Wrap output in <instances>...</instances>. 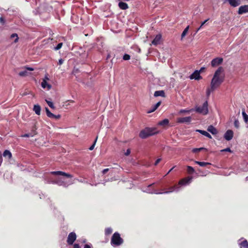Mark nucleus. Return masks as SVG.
<instances>
[{
	"mask_svg": "<svg viewBox=\"0 0 248 248\" xmlns=\"http://www.w3.org/2000/svg\"><path fill=\"white\" fill-rule=\"evenodd\" d=\"M124 243V240L121 238L120 234L118 232H115L112 235L110 244L113 247H116L121 245Z\"/></svg>",
	"mask_w": 248,
	"mask_h": 248,
	"instance_id": "4",
	"label": "nucleus"
},
{
	"mask_svg": "<svg viewBox=\"0 0 248 248\" xmlns=\"http://www.w3.org/2000/svg\"><path fill=\"white\" fill-rule=\"evenodd\" d=\"M240 248H248V242L247 240H244L239 243Z\"/></svg>",
	"mask_w": 248,
	"mask_h": 248,
	"instance_id": "24",
	"label": "nucleus"
},
{
	"mask_svg": "<svg viewBox=\"0 0 248 248\" xmlns=\"http://www.w3.org/2000/svg\"><path fill=\"white\" fill-rule=\"evenodd\" d=\"M46 101L49 107L53 109L55 108V106H54L53 103L51 101H48L47 100H46Z\"/></svg>",
	"mask_w": 248,
	"mask_h": 248,
	"instance_id": "33",
	"label": "nucleus"
},
{
	"mask_svg": "<svg viewBox=\"0 0 248 248\" xmlns=\"http://www.w3.org/2000/svg\"><path fill=\"white\" fill-rule=\"evenodd\" d=\"M189 26H187L185 29V30L183 31L182 34H181V40L183 39V38L186 35V34H187L188 31V30H189Z\"/></svg>",
	"mask_w": 248,
	"mask_h": 248,
	"instance_id": "28",
	"label": "nucleus"
},
{
	"mask_svg": "<svg viewBox=\"0 0 248 248\" xmlns=\"http://www.w3.org/2000/svg\"><path fill=\"white\" fill-rule=\"evenodd\" d=\"M154 184H151L150 185L148 186V187H150V186H151L152 185H153Z\"/></svg>",
	"mask_w": 248,
	"mask_h": 248,
	"instance_id": "57",
	"label": "nucleus"
},
{
	"mask_svg": "<svg viewBox=\"0 0 248 248\" xmlns=\"http://www.w3.org/2000/svg\"><path fill=\"white\" fill-rule=\"evenodd\" d=\"M246 180H248V176L246 178Z\"/></svg>",
	"mask_w": 248,
	"mask_h": 248,
	"instance_id": "58",
	"label": "nucleus"
},
{
	"mask_svg": "<svg viewBox=\"0 0 248 248\" xmlns=\"http://www.w3.org/2000/svg\"><path fill=\"white\" fill-rule=\"evenodd\" d=\"M195 110L199 113L203 115H206L208 112V102L206 101L202 105V107L196 106Z\"/></svg>",
	"mask_w": 248,
	"mask_h": 248,
	"instance_id": "6",
	"label": "nucleus"
},
{
	"mask_svg": "<svg viewBox=\"0 0 248 248\" xmlns=\"http://www.w3.org/2000/svg\"><path fill=\"white\" fill-rule=\"evenodd\" d=\"M34 134L31 133L25 134L21 136L22 137L28 138L30 137H33Z\"/></svg>",
	"mask_w": 248,
	"mask_h": 248,
	"instance_id": "38",
	"label": "nucleus"
},
{
	"mask_svg": "<svg viewBox=\"0 0 248 248\" xmlns=\"http://www.w3.org/2000/svg\"><path fill=\"white\" fill-rule=\"evenodd\" d=\"M161 39V34H157L152 41V43L153 45L156 46L160 43Z\"/></svg>",
	"mask_w": 248,
	"mask_h": 248,
	"instance_id": "15",
	"label": "nucleus"
},
{
	"mask_svg": "<svg viewBox=\"0 0 248 248\" xmlns=\"http://www.w3.org/2000/svg\"><path fill=\"white\" fill-rule=\"evenodd\" d=\"M242 114L245 122L247 123L248 121V115L247 114L245 110L242 111Z\"/></svg>",
	"mask_w": 248,
	"mask_h": 248,
	"instance_id": "29",
	"label": "nucleus"
},
{
	"mask_svg": "<svg viewBox=\"0 0 248 248\" xmlns=\"http://www.w3.org/2000/svg\"><path fill=\"white\" fill-rule=\"evenodd\" d=\"M62 43H59L57 45V46L56 47H55L54 49L55 50H58L62 47Z\"/></svg>",
	"mask_w": 248,
	"mask_h": 248,
	"instance_id": "37",
	"label": "nucleus"
},
{
	"mask_svg": "<svg viewBox=\"0 0 248 248\" xmlns=\"http://www.w3.org/2000/svg\"><path fill=\"white\" fill-rule=\"evenodd\" d=\"M63 60L62 59H60V60H59V62H58L59 64L61 65L63 63Z\"/></svg>",
	"mask_w": 248,
	"mask_h": 248,
	"instance_id": "48",
	"label": "nucleus"
},
{
	"mask_svg": "<svg viewBox=\"0 0 248 248\" xmlns=\"http://www.w3.org/2000/svg\"><path fill=\"white\" fill-rule=\"evenodd\" d=\"M193 110V109H190V110L182 109V110H180V112H181V113H182V112H189L192 111Z\"/></svg>",
	"mask_w": 248,
	"mask_h": 248,
	"instance_id": "43",
	"label": "nucleus"
},
{
	"mask_svg": "<svg viewBox=\"0 0 248 248\" xmlns=\"http://www.w3.org/2000/svg\"><path fill=\"white\" fill-rule=\"evenodd\" d=\"M209 20V19H207L205 20H204L203 22H202L201 25V27L202 28V27Z\"/></svg>",
	"mask_w": 248,
	"mask_h": 248,
	"instance_id": "45",
	"label": "nucleus"
},
{
	"mask_svg": "<svg viewBox=\"0 0 248 248\" xmlns=\"http://www.w3.org/2000/svg\"><path fill=\"white\" fill-rule=\"evenodd\" d=\"M118 5L120 8L123 10H126L128 8L127 4L124 2H120Z\"/></svg>",
	"mask_w": 248,
	"mask_h": 248,
	"instance_id": "23",
	"label": "nucleus"
},
{
	"mask_svg": "<svg viewBox=\"0 0 248 248\" xmlns=\"http://www.w3.org/2000/svg\"><path fill=\"white\" fill-rule=\"evenodd\" d=\"M33 110L37 115L40 114L41 107L39 105H34Z\"/></svg>",
	"mask_w": 248,
	"mask_h": 248,
	"instance_id": "22",
	"label": "nucleus"
},
{
	"mask_svg": "<svg viewBox=\"0 0 248 248\" xmlns=\"http://www.w3.org/2000/svg\"><path fill=\"white\" fill-rule=\"evenodd\" d=\"M160 160H161V158H158V159H157L155 161V165H157L158 164V163H159V162L160 161Z\"/></svg>",
	"mask_w": 248,
	"mask_h": 248,
	"instance_id": "49",
	"label": "nucleus"
},
{
	"mask_svg": "<svg viewBox=\"0 0 248 248\" xmlns=\"http://www.w3.org/2000/svg\"><path fill=\"white\" fill-rule=\"evenodd\" d=\"M160 104H161V102H157L156 104L154 105L150 109H149L147 111V113H150L154 112L157 108L160 105Z\"/></svg>",
	"mask_w": 248,
	"mask_h": 248,
	"instance_id": "18",
	"label": "nucleus"
},
{
	"mask_svg": "<svg viewBox=\"0 0 248 248\" xmlns=\"http://www.w3.org/2000/svg\"><path fill=\"white\" fill-rule=\"evenodd\" d=\"M187 171L189 174H192L195 172V170L193 167L188 166L187 167Z\"/></svg>",
	"mask_w": 248,
	"mask_h": 248,
	"instance_id": "32",
	"label": "nucleus"
},
{
	"mask_svg": "<svg viewBox=\"0 0 248 248\" xmlns=\"http://www.w3.org/2000/svg\"><path fill=\"white\" fill-rule=\"evenodd\" d=\"M109 170V169H105L102 170V173L105 174L106 172H107Z\"/></svg>",
	"mask_w": 248,
	"mask_h": 248,
	"instance_id": "47",
	"label": "nucleus"
},
{
	"mask_svg": "<svg viewBox=\"0 0 248 248\" xmlns=\"http://www.w3.org/2000/svg\"><path fill=\"white\" fill-rule=\"evenodd\" d=\"M3 155L4 157H8V158H11L12 157V154L9 151L6 150L4 151Z\"/></svg>",
	"mask_w": 248,
	"mask_h": 248,
	"instance_id": "27",
	"label": "nucleus"
},
{
	"mask_svg": "<svg viewBox=\"0 0 248 248\" xmlns=\"http://www.w3.org/2000/svg\"><path fill=\"white\" fill-rule=\"evenodd\" d=\"M2 159L1 157H0V166H1V164L2 163Z\"/></svg>",
	"mask_w": 248,
	"mask_h": 248,
	"instance_id": "54",
	"label": "nucleus"
},
{
	"mask_svg": "<svg viewBox=\"0 0 248 248\" xmlns=\"http://www.w3.org/2000/svg\"><path fill=\"white\" fill-rule=\"evenodd\" d=\"M207 130L213 135H216L217 133V129L212 125L208 127Z\"/></svg>",
	"mask_w": 248,
	"mask_h": 248,
	"instance_id": "17",
	"label": "nucleus"
},
{
	"mask_svg": "<svg viewBox=\"0 0 248 248\" xmlns=\"http://www.w3.org/2000/svg\"><path fill=\"white\" fill-rule=\"evenodd\" d=\"M207 149L203 147H201L199 148H193L192 150V152L194 153H196L197 152L202 151V150H206Z\"/></svg>",
	"mask_w": 248,
	"mask_h": 248,
	"instance_id": "30",
	"label": "nucleus"
},
{
	"mask_svg": "<svg viewBox=\"0 0 248 248\" xmlns=\"http://www.w3.org/2000/svg\"><path fill=\"white\" fill-rule=\"evenodd\" d=\"M97 137H96V138H95L93 145L89 148V150H93L94 148V146H95V145L96 144V141H97Z\"/></svg>",
	"mask_w": 248,
	"mask_h": 248,
	"instance_id": "35",
	"label": "nucleus"
},
{
	"mask_svg": "<svg viewBox=\"0 0 248 248\" xmlns=\"http://www.w3.org/2000/svg\"><path fill=\"white\" fill-rule=\"evenodd\" d=\"M16 37V39L14 41L15 43H16L18 42V37L16 33H13L11 35V38H15Z\"/></svg>",
	"mask_w": 248,
	"mask_h": 248,
	"instance_id": "34",
	"label": "nucleus"
},
{
	"mask_svg": "<svg viewBox=\"0 0 248 248\" xmlns=\"http://www.w3.org/2000/svg\"><path fill=\"white\" fill-rule=\"evenodd\" d=\"M25 69L23 71H22L19 73V75L21 77H25L29 75V73L27 70L29 71H33L34 69L32 67H25Z\"/></svg>",
	"mask_w": 248,
	"mask_h": 248,
	"instance_id": "14",
	"label": "nucleus"
},
{
	"mask_svg": "<svg viewBox=\"0 0 248 248\" xmlns=\"http://www.w3.org/2000/svg\"><path fill=\"white\" fill-rule=\"evenodd\" d=\"M41 86L44 89H45L47 87L48 90H50L51 88V85L48 84L45 80H43V81L42 82Z\"/></svg>",
	"mask_w": 248,
	"mask_h": 248,
	"instance_id": "21",
	"label": "nucleus"
},
{
	"mask_svg": "<svg viewBox=\"0 0 248 248\" xmlns=\"http://www.w3.org/2000/svg\"><path fill=\"white\" fill-rule=\"evenodd\" d=\"M233 136V131L232 130H228L225 133V134L224 135V138L226 140L229 141L232 139Z\"/></svg>",
	"mask_w": 248,
	"mask_h": 248,
	"instance_id": "10",
	"label": "nucleus"
},
{
	"mask_svg": "<svg viewBox=\"0 0 248 248\" xmlns=\"http://www.w3.org/2000/svg\"><path fill=\"white\" fill-rule=\"evenodd\" d=\"M191 121L190 116L179 118L177 119V122L179 123H189Z\"/></svg>",
	"mask_w": 248,
	"mask_h": 248,
	"instance_id": "12",
	"label": "nucleus"
},
{
	"mask_svg": "<svg viewBox=\"0 0 248 248\" xmlns=\"http://www.w3.org/2000/svg\"><path fill=\"white\" fill-rule=\"evenodd\" d=\"M45 110H46V114H47V113H48V112H49V111H49V109H48L47 108H46Z\"/></svg>",
	"mask_w": 248,
	"mask_h": 248,
	"instance_id": "52",
	"label": "nucleus"
},
{
	"mask_svg": "<svg viewBox=\"0 0 248 248\" xmlns=\"http://www.w3.org/2000/svg\"><path fill=\"white\" fill-rule=\"evenodd\" d=\"M179 190H180V186H171V187H170L169 191H166L164 192H158L156 190L150 191L147 188L146 190H144V192H147L149 193H152V194L155 193L156 194H168V193H170L173 191L178 192L179 191Z\"/></svg>",
	"mask_w": 248,
	"mask_h": 248,
	"instance_id": "5",
	"label": "nucleus"
},
{
	"mask_svg": "<svg viewBox=\"0 0 248 248\" xmlns=\"http://www.w3.org/2000/svg\"><path fill=\"white\" fill-rule=\"evenodd\" d=\"M50 174H54L56 175H62L64 176L67 178H71L72 177V176L69 174L66 173L62 171H51L49 173H48L46 176H45V180L47 181V183H51L53 184H56L58 185L59 186H63L66 187L69 185L73 183L72 181L70 180L68 182H66L64 180H57L56 181H54L51 179Z\"/></svg>",
	"mask_w": 248,
	"mask_h": 248,
	"instance_id": "2",
	"label": "nucleus"
},
{
	"mask_svg": "<svg viewBox=\"0 0 248 248\" xmlns=\"http://www.w3.org/2000/svg\"><path fill=\"white\" fill-rule=\"evenodd\" d=\"M130 153H131L130 149H128L126 150V152L124 153V155H125L126 156H127V155H130Z\"/></svg>",
	"mask_w": 248,
	"mask_h": 248,
	"instance_id": "44",
	"label": "nucleus"
},
{
	"mask_svg": "<svg viewBox=\"0 0 248 248\" xmlns=\"http://www.w3.org/2000/svg\"><path fill=\"white\" fill-rule=\"evenodd\" d=\"M74 248H80L79 244H75L74 245Z\"/></svg>",
	"mask_w": 248,
	"mask_h": 248,
	"instance_id": "51",
	"label": "nucleus"
},
{
	"mask_svg": "<svg viewBox=\"0 0 248 248\" xmlns=\"http://www.w3.org/2000/svg\"><path fill=\"white\" fill-rule=\"evenodd\" d=\"M248 12V5H245L241 6L238 9V13L239 15H242L243 14Z\"/></svg>",
	"mask_w": 248,
	"mask_h": 248,
	"instance_id": "13",
	"label": "nucleus"
},
{
	"mask_svg": "<svg viewBox=\"0 0 248 248\" xmlns=\"http://www.w3.org/2000/svg\"><path fill=\"white\" fill-rule=\"evenodd\" d=\"M202 28V27H201V26L198 29H197L196 31V33H197L198 31Z\"/></svg>",
	"mask_w": 248,
	"mask_h": 248,
	"instance_id": "55",
	"label": "nucleus"
},
{
	"mask_svg": "<svg viewBox=\"0 0 248 248\" xmlns=\"http://www.w3.org/2000/svg\"><path fill=\"white\" fill-rule=\"evenodd\" d=\"M77 238L76 234L74 232H70L67 237V242L70 245H73Z\"/></svg>",
	"mask_w": 248,
	"mask_h": 248,
	"instance_id": "8",
	"label": "nucleus"
},
{
	"mask_svg": "<svg viewBox=\"0 0 248 248\" xmlns=\"http://www.w3.org/2000/svg\"><path fill=\"white\" fill-rule=\"evenodd\" d=\"M192 178L193 177L191 176L184 178L179 182L178 185L180 187L181 186H186L188 185L191 183Z\"/></svg>",
	"mask_w": 248,
	"mask_h": 248,
	"instance_id": "7",
	"label": "nucleus"
},
{
	"mask_svg": "<svg viewBox=\"0 0 248 248\" xmlns=\"http://www.w3.org/2000/svg\"><path fill=\"white\" fill-rule=\"evenodd\" d=\"M60 118H61V115L59 114V115H55V116L53 117L52 118H54L55 119H59Z\"/></svg>",
	"mask_w": 248,
	"mask_h": 248,
	"instance_id": "46",
	"label": "nucleus"
},
{
	"mask_svg": "<svg viewBox=\"0 0 248 248\" xmlns=\"http://www.w3.org/2000/svg\"><path fill=\"white\" fill-rule=\"evenodd\" d=\"M5 22V21L4 18L2 16H0V23L1 25H4Z\"/></svg>",
	"mask_w": 248,
	"mask_h": 248,
	"instance_id": "42",
	"label": "nucleus"
},
{
	"mask_svg": "<svg viewBox=\"0 0 248 248\" xmlns=\"http://www.w3.org/2000/svg\"><path fill=\"white\" fill-rule=\"evenodd\" d=\"M227 1L234 7H237L241 4V0H228Z\"/></svg>",
	"mask_w": 248,
	"mask_h": 248,
	"instance_id": "16",
	"label": "nucleus"
},
{
	"mask_svg": "<svg viewBox=\"0 0 248 248\" xmlns=\"http://www.w3.org/2000/svg\"><path fill=\"white\" fill-rule=\"evenodd\" d=\"M112 232V229L109 227V228H107L105 229V234L106 235H109Z\"/></svg>",
	"mask_w": 248,
	"mask_h": 248,
	"instance_id": "31",
	"label": "nucleus"
},
{
	"mask_svg": "<svg viewBox=\"0 0 248 248\" xmlns=\"http://www.w3.org/2000/svg\"><path fill=\"white\" fill-rule=\"evenodd\" d=\"M204 69H205V68H204V67H202V68L200 69V70L199 71H200V73L201 72L203 71V70H204Z\"/></svg>",
	"mask_w": 248,
	"mask_h": 248,
	"instance_id": "53",
	"label": "nucleus"
},
{
	"mask_svg": "<svg viewBox=\"0 0 248 248\" xmlns=\"http://www.w3.org/2000/svg\"><path fill=\"white\" fill-rule=\"evenodd\" d=\"M234 125L236 128H238L239 127V122L237 119L235 120L234 122Z\"/></svg>",
	"mask_w": 248,
	"mask_h": 248,
	"instance_id": "36",
	"label": "nucleus"
},
{
	"mask_svg": "<svg viewBox=\"0 0 248 248\" xmlns=\"http://www.w3.org/2000/svg\"><path fill=\"white\" fill-rule=\"evenodd\" d=\"M190 79H195L196 80H199L202 78L200 76V71L198 70L195 71L189 77Z\"/></svg>",
	"mask_w": 248,
	"mask_h": 248,
	"instance_id": "11",
	"label": "nucleus"
},
{
	"mask_svg": "<svg viewBox=\"0 0 248 248\" xmlns=\"http://www.w3.org/2000/svg\"><path fill=\"white\" fill-rule=\"evenodd\" d=\"M196 131L209 139H212V136H211V135L209 133H208L207 132H206L204 130L198 129V130H197Z\"/></svg>",
	"mask_w": 248,
	"mask_h": 248,
	"instance_id": "19",
	"label": "nucleus"
},
{
	"mask_svg": "<svg viewBox=\"0 0 248 248\" xmlns=\"http://www.w3.org/2000/svg\"><path fill=\"white\" fill-rule=\"evenodd\" d=\"M154 96L155 97H157V96L165 97V92L163 90L155 91L154 93Z\"/></svg>",
	"mask_w": 248,
	"mask_h": 248,
	"instance_id": "20",
	"label": "nucleus"
},
{
	"mask_svg": "<svg viewBox=\"0 0 248 248\" xmlns=\"http://www.w3.org/2000/svg\"><path fill=\"white\" fill-rule=\"evenodd\" d=\"M195 163L196 164H198V165H200L201 167H205V166H206L207 165H210L211 164L210 163H208V162H200V161H195Z\"/></svg>",
	"mask_w": 248,
	"mask_h": 248,
	"instance_id": "26",
	"label": "nucleus"
},
{
	"mask_svg": "<svg viewBox=\"0 0 248 248\" xmlns=\"http://www.w3.org/2000/svg\"><path fill=\"white\" fill-rule=\"evenodd\" d=\"M91 245L86 244L84 245V248H91Z\"/></svg>",
	"mask_w": 248,
	"mask_h": 248,
	"instance_id": "50",
	"label": "nucleus"
},
{
	"mask_svg": "<svg viewBox=\"0 0 248 248\" xmlns=\"http://www.w3.org/2000/svg\"><path fill=\"white\" fill-rule=\"evenodd\" d=\"M223 58L217 57L212 60L211 64L212 67H216L221 64L223 62Z\"/></svg>",
	"mask_w": 248,
	"mask_h": 248,
	"instance_id": "9",
	"label": "nucleus"
},
{
	"mask_svg": "<svg viewBox=\"0 0 248 248\" xmlns=\"http://www.w3.org/2000/svg\"><path fill=\"white\" fill-rule=\"evenodd\" d=\"M130 59V56L129 55L125 54L123 56V59L124 60H129Z\"/></svg>",
	"mask_w": 248,
	"mask_h": 248,
	"instance_id": "39",
	"label": "nucleus"
},
{
	"mask_svg": "<svg viewBox=\"0 0 248 248\" xmlns=\"http://www.w3.org/2000/svg\"><path fill=\"white\" fill-rule=\"evenodd\" d=\"M169 123V121L168 119H164L163 120L161 121H160L158 123V124L159 125H161V126H165L166 125H168Z\"/></svg>",
	"mask_w": 248,
	"mask_h": 248,
	"instance_id": "25",
	"label": "nucleus"
},
{
	"mask_svg": "<svg viewBox=\"0 0 248 248\" xmlns=\"http://www.w3.org/2000/svg\"><path fill=\"white\" fill-rule=\"evenodd\" d=\"M228 152L230 153H232V151L231 150L230 148H227L224 149H222L220 150V152Z\"/></svg>",
	"mask_w": 248,
	"mask_h": 248,
	"instance_id": "40",
	"label": "nucleus"
},
{
	"mask_svg": "<svg viewBox=\"0 0 248 248\" xmlns=\"http://www.w3.org/2000/svg\"><path fill=\"white\" fill-rule=\"evenodd\" d=\"M158 133V131L155 127H146L140 132L139 136L140 138L144 139Z\"/></svg>",
	"mask_w": 248,
	"mask_h": 248,
	"instance_id": "3",
	"label": "nucleus"
},
{
	"mask_svg": "<svg viewBox=\"0 0 248 248\" xmlns=\"http://www.w3.org/2000/svg\"><path fill=\"white\" fill-rule=\"evenodd\" d=\"M223 69L222 67H219L216 70L213 77L211 80L210 87H209L206 90V95L209 97L211 93L217 88L224 80V77L221 76V73L222 72Z\"/></svg>",
	"mask_w": 248,
	"mask_h": 248,
	"instance_id": "1",
	"label": "nucleus"
},
{
	"mask_svg": "<svg viewBox=\"0 0 248 248\" xmlns=\"http://www.w3.org/2000/svg\"><path fill=\"white\" fill-rule=\"evenodd\" d=\"M46 115L48 117L50 118H52L53 117L55 116V115L52 113L50 111H49V112L46 114Z\"/></svg>",
	"mask_w": 248,
	"mask_h": 248,
	"instance_id": "41",
	"label": "nucleus"
},
{
	"mask_svg": "<svg viewBox=\"0 0 248 248\" xmlns=\"http://www.w3.org/2000/svg\"><path fill=\"white\" fill-rule=\"evenodd\" d=\"M174 167L172 168L167 173V174L169 173L173 169Z\"/></svg>",
	"mask_w": 248,
	"mask_h": 248,
	"instance_id": "56",
	"label": "nucleus"
}]
</instances>
